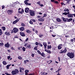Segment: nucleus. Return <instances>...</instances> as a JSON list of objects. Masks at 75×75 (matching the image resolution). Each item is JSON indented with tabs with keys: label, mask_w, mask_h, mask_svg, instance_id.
Here are the masks:
<instances>
[{
	"label": "nucleus",
	"mask_w": 75,
	"mask_h": 75,
	"mask_svg": "<svg viewBox=\"0 0 75 75\" xmlns=\"http://www.w3.org/2000/svg\"><path fill=\"white\" fill-rule=\"evenodd\" d=\"M43 45L44 46L45 49L47 48V43L46 42H43Z\"/></svg>",
	"instance_id": "nucleus-5"
},
{
	"label": "nucleus",
	"mask_w": 75,
	"mask_h": 75,
	"mask_svg": "<svg viewBox=\"0 0 75 75\" xmlns=\"http://www.w3.org/2000/svg\"><path fill=\"white\" fill-rule=\"evenodd\" d=\"M47 52V53H49V54H51V52L50 50H48Z\"/></svg>",
	"instance_id": "nucleus-38"
},
{
	"label": "nucleus",
	"mask_w": 75,
	"mask_h": 75,
	"mask_svg": "<svg viewBox=\"0 0 75 75\" xmlns=\"http://www.w3.org/2000/svg\"><path fill=\"white\" fill-rule=\"evenodd\" d=\"M25 75H28V73H27L25 72Z\"/></svg>",
	"instance_id": "nucleus-64"
},
{
	"label": "nucleus",
	"mask_w": 75,
	"mask_h": 75,
	"mask_svg": "<svg viewBox=\"0 0 75 75\" xmlns=\"http://www.w3.org/2000/svg\"><path fill=\"white\" fill-rule=\"evenodd\" d=\"M26 32L27 33H29V34H30V33H31V31L28 30H26Z\"/></svg>",
	"instance_id": "nucleus-21"
},
{
	"label": "nucleus",
	"mask_w": 75,
	"mask_h": 75,
	"mask_svg": "<svg viewBox=\"0 0 75 75\" xmlns=\"http://www.w3.org/2000/svg\"><path fill=\"white\" fill-rule=\"evenodd\" d=\"M24 64H26L27 63V62L26 60H24Z\"/></svg>",
	"instance_id": "nucleus-52"
},
{
	"label": "nucleus",
	"mask_w": 75,
	"mask_h": 75,
	"mask_svg": "<svg viewBox=\"0 0 75 75\" xmlns=\"http://www.w3.org/2000/svg\"><path fill=\"white\" fill-rule=\"evenodd\" d=\"M67 16L69 18H72L73 17V14H69L67 15Z\"/></svg>",
	"instance_id": "nucleus-13"
},
{
	"label": "nucleus",
	"mask_w": 75,
	"mask_h": 75,
	"mask_svg": "<svg viewBox=\"0 0 75 75\" xmlns=\"http://www.w3.org/2000/svg\"><path fill=\"white\" fill-rule=\"evenodd\" d=\"M21 25H22L23 27H25V25L23 23H21Z\"/></svg>",
	"instance_id": "nucleus-24"
},
{
	"label": "nucleus",
	"mask_w": 75,
	"mask_h": 75,
	"mask_svg": "<svg viewBox=\"0 0 75 75\" xmlns=\"http://www.w3.org/2000/svg\"><path fill=\"white\" fill-rule=\"evenodd\" d=\"M33 19H32L30 20L29 23H30V24H33Z\"/></svg>",
	"instance_id": "nucleus-20"
},
{
	"label": "nucleus",
	"mask_w": 75,
	"mask_h": 75,
	"mask_svg": "<svg viewBox=\"0 0 75 75\" xmlns=\"http://www.w3.org/2000/svg\"><path fill=\"white\" fill-rule=\"evenodd\" d=\"M39 45H40V47H42V45L41 44V43H39Z\"/></svg>",
	"instance_id": "nucleus-46"
},
{
	"label": "nucleus",
	"mask_w": 75,
	"mask_h": 75,
	"mask_svg": "<svg viewBox=\"0 0 75 75\" xmlns=\"http://www.w3.org/2000/svg\"><path fill=\"white\" fill-rule=\"evenodd\" d=\"M4 46L5 47H7V48H9V46H10V45L8 42H7V44H6L4 45Z\"/></svg>",
	"instance_id": "nucleus-8"
},
{
	"label": "nucleus",
	"mask_w": 75,
	"mask_h": 75,
	"mask_svg": "<svg viewBox=\"0 0 75 75\" xmlns=\"http://www.w3.org/2000/svg\"><path fill=\"white\" fill-rule=\"evenodd\" d=\"M10 58V56H8V59H9Z\"/></svg>",
	"instance_id": "nucleus-62"
},
{
	"label": "nucleus",
	"mask_w": 75,
	"mask_h": 75,
	"mask_svg": "<svg viewBox=\"0 0 75 75\" xmlns=\"http://www.w3.org/2000/svg\"><path fill=\"white\" fill-rule=\"evenodd\" d=\"M5 34H6V35H10V32L8 31H6L5 32Z\"/></svg>",
	"instance_id": "nucleus-15"
},
{
	"label": "nucleus",
	"mask_w": 75,
	"mask_h": 75,
	"mask_svg": "<svg viewBox=\"0 0 75 75\" xmlns=\"http://www.w3.org/2000/svg\"><path fill=\"white\" fill-rule=\"evenodd\" d=\"M25 13H28V11H29V8H25Z\"/></svg>",
	"instance_id": "nucleus-14"
},
{
	"label": "nucleus",
	"mask_w": 75,
	"mask_h": 75,
	"mask_svg": "<svg viewBox=\"0 0 75 75\" xmlns=\"http://www.w3.org/2000/svg\"><path fill=\"white\" fill-rule=\"evenodd\" d=\"M29 72V71L28 70H27L25 71V72L27 73Z\"/></svg>",
	"instance_id": "nucleus-37"
},
{
	"label": "nucleus",
	"mask_w": 75,
	"mask_h": 75,
	"mask_svg": "<svg viewBox=\"0 0 75 75\" xmlns=\"http://www.w3.org/2000/svg\"><path fill=\"white\" fill-rule=\"evenodd\" d=\"M62 14L64 15H65V16H67V12H64V13Z\"/></svg>",
	"instance_id": "nucleus-34"
},
{
	"label": "nucleus",
	"mask_w": 75,
	"mask_h": 75,
	"mask_svg": "<svg viewBox=\"0 0 75 75\" xmlns=\"http://www.w3.org/2000/svg\"><path fill=\"white\" fill-rule=\"evenodd\" d=\"M61 5H62V6L63 5H64V6L65 5V4H64L63 3H61Z\"/></svg>",
	"instance_id": "nucleus-45"
},
{
	"label": "nucleus",
	"mask_w": 75,
	"mask_h": 75,
	"mask_svg": "<svg viewBox=\"0 0 75 75\" xmlns=\"http://www.w3.org/2000/svg\"><path fill=\"white\" fill-rule=\"evenodd\" d=\"M19 72H21V73L22 72H23L24 70V68L23 67H20L19 68Z\"/></svg>",
	"instance_id": "nucleus-6"
},
{
	"label": "nucleus",
	"mask_w": 75,
	"mask_h": 75,
	"mask_svg": "<svg viewBox=\"0 0 75 75\" xmlns=\"http://www.w3.org/2000/svg\"><path fill=\"white\" fill-rule=\"evenodd\" d=\"M38 52V53H39V54H40L41 53V52H40V51H39V50L37 51Z\"/></svg>",
	"instance_id": "nucleus-40"
},
{
	"label": "nucleus",
	"mask_w": 75,
	"mask_h": 75,
	"mask_svg": "<svg viewBox=\"0 0 75 75\" xmlns=\"http://www.w3.org/2000/svg\"><path fill=\"white\" fill-rule=\"evenodd\" d=\"M21 12H22V13H23V12H24V10L22 9L21 10Z\"/></svg>",
	"instance_id": "nucleus-63"
},
{
	"label": "nucleus",
	"mask_w": 75,
	"mask_h": 75,
	"mask_svg": "<svg viewBox=\"0 0 75 75\" xmlns=\"http://www.w3.org/2000/svg\"><path fill=\"white\" fill-rule=\"evenodd\" d=\"M66 11L68 12L69 11V10L68 9H66Z\"/></svg>",
	"instance_id": "nucleus-61"
},
{
	"label": "nucleus",
	"mask_w": 75,
	"mask_h": 75,
	"mask_svg": "<svg viewBox=\"0 0 75 75\" xmlns=\"http://www.w3.org/2000/svg\"><path fill=\"white\" fill-rule=\"evenodd\" d=\"M58 60H59V61H60V57H58Z\"/></svg>",
	"instance_id": "nucleus-48"
},
{
	"label": "nucleus",
	"mask_w": 75,
	"mask_h": 75,
	"mask_svg": "<svg viewBox=\"0 0 75 75\" xmlns=\"http://www.w3.org/2000/svg\"><path fill=\"white\" fill-rule=\"evenodd\" d=\"M38 21H44V18H40L38 19Z\"/></svg>",
	"instance_id": "nucleus-12"
},
{
	"label": "nucleus",
	"mask_w": 75,
	"mask_h": 75,
	"mask_svg": "<svg viewBox=\"0 0 75 75\" xmlns=\"http://www.w3.org/2000/svg\"><path fill=\"white\" fill-rule=\"evenodd\" d=\"M35 45H39V43H38V42H36Z\"/></svg>",
	"instance_id": "nucleus-41"
},
{
	"label": "nucleus",
	"mask_w": 75,
	"mask_h": 75,
	"mask_svg": "<svg viewBox=\"0 0 75 75\" xmlns=\"http://www.w3.org/2000/svg\"><path fill=\"white\" fill-rule=\"evenodd\" d=\"M22 50L24 52L25 51V48L24 47H23L22 48Z\"/></svg>",
	"instance_id": "nucleus-29"
},
{
	"label": "nucleus",
	"mask_w": 75,
	"mask_h": 75,
	"mask_svg": "<svg viewBox=\"0 0 75 75\" xmlns=\"http://www.w3.org/2000/svg\"><path fill=\"white\" fill-rule=\"evenodd\" d=\"M18 21H19V19L18 18L15 21L13 22V24H16L17 22H18Z\"/></svg>",
	"instance_id": "nucleus-9"
},
{
	"label": "nucleus",
	"mask_w": 75,
	"mask_h": 75,
	"mask_svg": "<svg viewBox=\"0 0 75 75\" xmlns=\"http://www.w3.org/2000/svg\"><path fill=\"white\" fill-rule=\"evenodd\" d=\"M5 74L7 75H13V74H10L7 73H5Z\"/></svg>",
	"instance_id": "nucleus-32"
},
{
	"label": "nucleus",
	"mask_w": 75,
	"mask_h": 75,
	"mask_svg": "<svg viewBox=\"0 0 75 75\" xmlns=\"http://www.w3.org/2000/svg\"><path fill=\"white\" fill-rule=\"evenodd\" d=\"M62 19L64 21V22H66L67 21V19H66L65 18H64V17H62Z\"/></svg>",
	"instance_id": "nucleus-19"
},
{
	"label": "nucleus",
	"mask_w": 75,
	"mask_h": 75,
	"mask_svg": "<svg viewBox=\"0 0 75 75\" xmlns=\"http://www.w3.org/2000/svg\"><path fill=\"white\" fill-rule=\"evenodd\" d=\"M36 21L35 20H34V19H33V22H35Z\"/></svg>",
	"instance_id": "nucleus-56"
},
{
	"label": "nucleus",
	"mask_w": 75,
	"mask_h": 75,
	"mask_svg": "<svg viewBox=\"0 0 75 75\" xmlns=\"http://www.w3.org/2000/svg\"><path fill=\"white\" fill-rule=\"evenodd\" d=\"M2 9H3V8H4V7H5V6H4V5H3L2 6Z\"/></svg>",
	"instance_id": "nucleus-47"
},
{
	"label": "nucleus",
	"mask_w": 75,
	"mask_h": 75,
	"mask_svg": "<svg viewBox=\"0 0 75 75\" xmlns=\"http://www.w3.org/2000/svg\"><path fill=\"white\" fill-rule=\"evenodd\" d=\"M19 72V71L18 69H15L14 70L12 71L11 74L13 75H16Z\"/></svg>",
	"instance_id": "nucleus-2"
},
{
	"label": "nucleus",
	"mask_w": 75,
	"mask_h": 75,
	"mask_svg": "<svg viewBox=\"0 0 75 75\" xmlns=\"http://www.w3.org/2000/svg\"><path fill=\"white\" fill-rule=\"evenodd\" d=\"M19 13H21V14H23V12L22 11H18Z\"/></svg>",
	"instance_id": "nucleus-43"
},
{
	"label": "nucleus",
	"mask_w": 75,
	"mask_h": 75,
	"mask_svg": "<svg viewBox=\"0 0 75 75\" xmlns=\"http://www.w3.org/2000/svg\"><path fill=\"white\" fill-rule=\"evenodd\" d=\"M11 64H9L7 65V66H6V68L8 69H9V67H10V66H11Z\"/></svg>",
	"instance_id": "nucleus-23"
},
{
	"label": "nucleus",
	"mask_w": 75,
	"mask_h": 75,
	"mask_svg": "<svg viewBox=\"0 0 75 75\" xmlns=\"http://www.w3.org/2000/svg\"><path fill=\"white\" fill-rule=\"evenodd\" d=\"M15 38H18V36H16L14 37Z\"/></svg>",
	"instance_id": "nucleus-49"
},
{
	"label": "nucleus",
	"mask_w": 75,
	"mask_h": 75,
	"mask_svg": "<svg viewBox=\"0 0 75 75\" xmlns=\"http://www.w3.org/2000/svg\"><path fill=\"white\" fill-rule=\"evenodd\" d=\"M67 55L70 58H73L74 57V54L72 52H69L67 54Z\"/></svg>",
	"instance_id": "nucleus-1"
},
{
	"label": "nucleus",
	"mask_w": 75,
	"mask_h": 75,
	"mask_svg": "<svg viewBox=\"0 0 75 75\" xmlns=\"http://www.w3.org/2000/svg\"><path fill=\"white\" fill-rule=\"evenodd\" d=\"M2 29L4 31V30H6V28L5 27H2Z\"/></svg>",
	"instance_id": "nucleus-26"
},
{
	"label": "nucleus",
	"mask_w": 75,
	"mask_h": 75,
	"mask_svg": "<svg viewBox=\"0 0 75 75\" xmlns=\"http://www.w3.org/2000/svg\"><path fill=\"white\" fill-rule=\"evenodd\" d=\"M44 36V35L40 33L39 35V37L40 38H43V37Z\"/></svg>",
	"instance_id": "nucleus-10"
},
{
	"label": "nucleus",
	"mask_w": 75,
	"mask_h": 75,
	"mask_svg": "<svg viewBox=\"0 0 75 75\" xmlns=\"http://www.w3.org/2000/svg\"><path fill=\"white\" fill-rule=\"evenodd\" d=\"M62 44L59 45L58 47V50H61L62 48Z\"/></svg>",
	"instance_id": "nucleus-11"
},
{
	"label": "nucleus",
	"mask_w": 75,
	"mask_h": 75,
	"mask_svg": "<svg viewBox=\"0 0 75 75\" xmlns=\"http://www.w3.org/2000/svg\"><path fill=\"white\" fill-rule=\"evenodd\" d=\"M24 3L25 4H26V5H28V2H26V1H25Z\"/></svg>",
	"instance_id": "nucleus-33"
},
{
	"label": "nucleus",
	"mask_w": 75,
	"mask_h": 75,
	"mask_svg": "<svg viewBox=\"0 0 75 75\" xmlns=\"http://www.w3.org/2000/svg\"><path fill=\"white\" fill-rule=\"evenodd\" d=\"M34 49L35 50H36V51H37V50H38V49H37V46L35 47L34 48Z\"/></svg>",
	"instance_id": "nucleus-31"
},
{
	"label": "nucleus",
	"mask_w": 75,
	"mask_h": 75,
	"mask_svg": "<svg viewBox=\"0 0 75 75\" xmlns=\"http://www.w3.org/2000/svg\"><path fill=\"white\" fill-rule=\"evenodd\" d=\"M37 4H40V2H37Z\"/></svg>",
	"instance_id": "nucleus-59"
},
{
	"label": "nucleus",
	"mask_w": 75,
	"mask_h": 75,
	"mask_svg": "<svg viewBox=\"0 0 75 75\" xmlns=\"http://www.w3.org/2000/svg\"><path fill=\"white\" fill-rule=\"evenodd\" d=\"M19 29L20 31H24V27H21Z\"/></svg>",
	"instance_id": "nucleus-17"
},
{
	"label": "nucleus",
	"mask_w": 75,
	"mask_h": 75,
	"mask_svg": "<svg viewBox=\"0 0 75 75\" xmlns=\"http://www.w3.org/2000/svg\"><path fill=\"white\" fill-rule=\"evenodd\" d=\"M73 20V19L72 18H70L69 19H67V22H70V21H71Z\"/></svg>",
	"instance_id": "nucleus-18"
},
{
	"label": "nucleus",
	"mask_w": 75,
	"mask_h": 75,
	"mask_svg": "<svg viewBox=\"0 0 75 75\" xmlns=\"http://www.w3.org/2000/svg\"><path fill=\"white\" fill-rule=\"evenodd\" d=\"M31 56L33 57H34V54H32Z\"/></svg>",
	"instance_id": "nucleus-50"
},
{
	"label": "nucleus",
	"mask_w": 75,
	"mask_h": 75,
	"mask_svg": "<svg viewBox=\"0 0 75 75\" xmlns=\"http://www.w3.org/2000/svg\"><path fill=\"white\" fill-rule=\"evenodd\" d=\"M20 35L22 37H25V33L24 32L21 33Z\"/></svg>",
	"instance_id": "nucleus-16"
},
{
	"label": "nucleus",
	"mask_w": 75,
	"mask_h": 75,
	"mask_svg": "<svg viewBox=\"0 0 75 75\" xmlns=\"http://www.w3.org/2000/svg\"><path fill=\"white\" fill-rule=\"evenodd\" d=\"M29 11L30 14L31 16H33L35 15V12L34 11L30 10H29Z\"/></svg>",
	"instance_id": "nucleus-3"
},
{
	"label": "nucleus",
	"mask_w": 75,
	"mask_h": 75,
	"mask_svg": "<svg viewBox=\"0 0 75 75\" xmlns=\"http://www.w3.org/2000/svg\"><path fill=\"white\" fill-rule=\"evenodd\" d=\"M28 38H27L26 39V40H25V41H28Z\"/></svg>",
	"instance_id": "nucleus-58"
},
{
	"label": "nucleus",
	"mask_w": 75,
	"mask_h": 75,
	"mask_svg": "<svg viewBox=\"0 0 75 75\" xmlns=\"http://www.w3.org/2000/svg\"><path fill=\"white\" fill-rule=\"evenodd\" d=\"M73 7L74 8V9H75V6L74 5L73 6ZM74 12H75V10H74Z\"/></svg>",
	"instance_id": "nucleus-55"
},
{
	"label": "nucleus",
	"mask_w": 75,
	"mask_h": 75,
	"mask_svg": "<svg viewBox=\"0 0 75 75\" xmlns=\"http://www.w3.org/2000/svg\"><path fill=\"white\" fill-rule=\"evenodd\" d=\"M13 33H17L18 31V30L17 28H14L13 29Z\"/></svg>",
	"instance_id": "nucleus-4"
},
{
	"label": "nucleus",
	"mask_w": 75,
	"mask_h": 75,
	"mask_svg": "<svg viewBox=\"0 0 75 75\" xmlns=\"http://www.w3.org/2000/svg\"><path fill=\"white\" fill-rule=\"evenodd\" d=\"M54 3H56V4H58V2L57 1H54Z\"/></svg>",
	"instance_id": "nucleus-42"
},
{
	"label": "nucleus",
	"mask_w": 75,
	"mask_h": 75,
	"mask_svg": "<svg viewBox=\"0 0 75 75\" xmlns=\"http://www.w3.org/2000/svg\"><path fill=\"white\" fill-rule=\"evenodd\" d=\"M57 20L58 22H61V19L59 18H57Z\"/></svg>",
	"instance_id": "nucleus-22"
},
{
	"label": "nucleus",
	"mask_w": 75,
	"mask_h": 75,
	"mask_svg": "<svg viewBox=\"0 0 75 75\" xmlns=\"http://www.w3.org/2000/svg\"><path fill=\"white\" fill-rule=\"evenodd\" d=\"M45 51H46V52H48V50H47V49H45Z\"/></svg>",
	"instance_id": "nucleus-60"
},
{
	"label": "nucleus",
	"mask_w": 75,
	"mask_h": 75,
	"mask_svg": "<svg viewBox=\"0 0 75 75\" xmlns=\"http://www.w3.org/2000/svg\"><path fill=\"white\" fill-rule=\"evenodd\" d=\"M40 55H41L42 57H44V55H45V54L44 53H41L40 54Z\"/></svg>",
	"instance_id": "nucleus-27"
},
{
	"label": "nucleus",
	"mask_w": 75,
	"mask_h": 75,
	"mask_svg": "<svg viewBox=\"0 0 75 75\" xmlns=\"http://www.w3.org/2000/svg\"><path fill=\"white\" fill-rule=\"evenodd\" d=\"M7 13L8 14H12V13L13 12V11H12V10H8L7 11Z\"/></svg>",
	"instance_id": "nucleus-7"
},
{
	"label": "nucleus",
	"mask_w": 75,
	"mask_h": 75,
	"mask_svg": "<svg viewBox=\"0 0 75 75\" xmlns=\"http://www.w3.org/2000/svg\"><path fill=\"white\" fill-rule=\"evenodd\" d=\"M31 45H28L27 47H28V48H31Z\"/></svg>",
	"instance_id": "nucleus-35"
},
{
	"label": "nucleus",
	"mask_w": 75,
	"mask_h": 75,
	"mask_svg": "<svg viewBox=\"0 0 75 75\" xmlns=\"http://www.w3.org/2000/svg\"><path fill=\"white\" fill-rule=\"evenodd\" d=\"M67 49L64 50H63L64 53H65V52H67Z\"/></svg>",
	"instance_id": "nucleus-30"
},
{
	"label": "nucleus",
	"mask_w": 75,
	"mask_h": 75,
	"mask_svg": "<svg viewBox=\"0 0 75 75\" xmlns=\"http://www.w3.org/2000/svg\"><path fill=\"white\" fill-rule=\"evenodd\" d=\"M49 48H50V47L49 46V45H47V50H48V49H49Z\"/></svg>",
	"instance_id": "nucleus-54"
},
{
	"label": "nucleus",
	"mask_w": 75,
	"mask_h": 75,
	"mask_svg": "<svg viewBox=\"0 0 75 75\" xmlns=\"http://www.w3.org/2000/svg\"><path fill=\"white\" fill-rule=\"evenodd\" d=\"M3 34V32H0V36L1 35Z\"/></svg>",
	"instance_id": "nucleus-57"
},
{
	"label": "nucleus",
	"mask_w": 75,
	"mask_h": 75,
	"mask_svg": "<svg viewBox=\"0 0 75 75\" xmlns=\"http://www.w3.org/2000/svg\"><path fill=\"white\" fill-rule=\"evenodd\" d=\"M3 64L4 65H6V64H7V62H6V61H3Z\"/></svg>",
	"instance_id": "nucleus-25"
},
{
	"label": "nucleus",
	"mask_w": 75,
	"mask_h": 75,
	"mask_svg": "<svg viewBox=\"0 0 75 75\" xmlns=\"http://www.w3.org/2000/svg\"><path fill=\"white\" fill-rule=\"evenodd\" d=\"M37 18H40V17H41V16H37Z\"/></svg>",
	"instance_id": "nucleus-53"
},
{
	"label": "nucleus",
	"mask_w": 75,
	"mask_h": 75,
	"mask_svg": "<svg viewBox=\"0 0 75 75\" xmlns=\"http://www.w3.org/2000/svg\"><path fill=\"white\" fill-rule=\"evenodd\" d=\"M18 49L19 50H22V47H18Z\"/></svg>",
	"instance_id": "nucleus-28"
},
{
	"label": "nucleus",
	"mask_w": 75,
	"mask_h": 75,
	"mask_svg": "<svg viewBox=\"0 0 75 75\" xmlns=\"http://www.w3.org/2000/svg\"><path fill=\"white\" fill-rule=\"evenodd\" d=\"M61 52L62 54L63 53H64V51L62 50H61Z\"/></svg>",
	"instance_id": "nucleus-51"
},
{
	"label": "nucleus",
	"mask_w": 75,
	"mask_h": 75,
	"mask_svg": "<svg viewBox=\"0 0 75 75\" xmlns=\"http://www.w3.org/2000/svg\"><path fill=\"white\" fill-rule=\"evenodd\" d=\"M18 59H22V58H21V56H19L18 57Z\"/></svg>",
	"instance_id": "nucleus-36"
},
{
	"label": "nucleus",
	"mask_w": 75,
	"mask_h": 75,
	"mask_svg": "<svg viewBox=\"0 0 75 75\" xmlns=\"http://www.w3.org/2000/svg\"><path fill=\"white\" fill-rule=\"evenodd\" d=\"M47 16V14H44L43 17H45Z\"/></svg>",
	"instance_id": "nucleus-44"
},
{
	"label": "nucleus",
	"mask_w": 75,
	"mask_h": 75,
	"mask_svg": "<svg viewBox=\"0 0 75 75\" xmlns=\"http://www.w3.org/2000/svg\"><path fill=\"white\" fill-rule=\"evenodd\" d=\"M65 1H67V3L68 4L69 3V1H70V0H65Z\"/></svg>",
	"instance_id": "nucleus-39"
}]
</instances>
